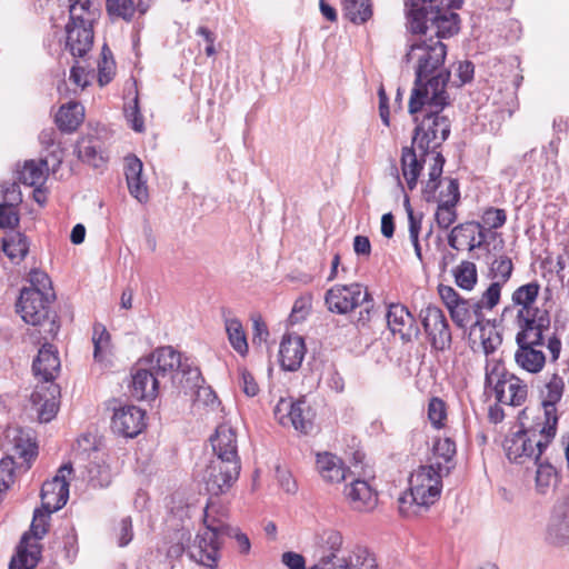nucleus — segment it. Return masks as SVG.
Returning a JSON list of instances; mask_svg holds the SVG:
<instances>
[{
  "label": "nucleus",
  "mask_w": 569,
  "mask_h": 569,
  "mask_svg": "<svg viewBox=\"0 0 569 569\" xmlns=\"http://www.w3.org/2000/svg\"><path fill=\"white\" fill-rule=\"evenodd\" d=\"M416 110L411 108L409 100V113L417 123L412 142L420 151H423V161L432 160L428 172V181L423 187L427 201L436 199V190L442 174L445 158L437 148L449 137L450 121L442 112L449 104L447 92L423 94L418 100Z\"/></svg>",
  "instance_id": "obj_1"
},
{
  "label": "nucleus",
  "mask_w": 569,
  "mask_h": 569,
  "mask_svg": "<svg viewBox=\"0 0 569 569\" xmlns=\"http://www.w3.org/2000/svg\"><path fill=\"white\" fill-rule=\"evenodd\" d=\"M447 47L430 37L421 42H413L405 56L407 63L415 70V87L411 91V108L416 110L418 100L423 94L447 92L450 72L445 68Z\"/></svg>",
  "instance_id": "obj_2"
},
{
  "label": "nucleus",
  "mask_w": 569,
  "mask_h": 569,
  "mask_svg": "<svg viewBox=\"0 0 569 569\" xmlns=\"http://www.w3.org/2000/svg\"><path fill=\"white\" fill-rule=\"evenodd\" d=\"M320 556L310 569H376V556L361 545L343 546L337 530L319 536Z\"/></svg>",
  "instance_id": "obj_3"
},
{
  "label": "nucleus",
  "mask_w": 569,
  "mask_h": 569,
  "mask_svg": "<svg viewBox=\"0 0 569 569\" xmlns=\"http://www.w3.org/2000/svg\"><path fill=\"white\" fill-rule=\"evenodd\" d=\"M546 330L548 328L519 329L516 335L517 349L513 359L516 365L528 373L535 375L543 370L547 357L541 347L545 345L550 353V361L552 363L557 362L560 357L561 340L556 333L545 340Z\"/></svg>",
  "instance_id": "obj_4"
},
{
  "label": "nucleus",
  "mask_w": 569,
  "mask_h": 569,
  "mask_svg": "<svg viewBox=\"0 0 569 569\" xmlns=\"http://www.w3.org/2000/svg\"><path fill=\"white\" fill-rule=\"evenodd\" d=\"M557 428L533 418L529 427L521 426L505 440L507 458L515 463L538 462L540 456L556 436Z\"/></svg>",
  "instance_id": "obj_5"
},
{
  "label": "nucleus",
  "mask_w": 569,
  "mask_h": 569,
  "mask_svg": "<svg viewBox=\"0 0 569 569\" xmlns=\"http://www.w3.org/2000/svg\"><path fill=\"white\" fill-rule=\"evenodd\" d=\"M448 476V467L440 469L436 465L420 466L409 478V492L399 497V510L402 515L416 512L412 507H429L435 503L442 490V478Z\"/></svg>",
  "instance_id": "obj_6"
},
{
  "label": "nucleus",
  "mask_w": 569,
  "mask_h": 569,
  "mask_svg": "<svg viewBox=\"0 0 569 569\" xmlns=\"http://www.w3.org/2000/svg\"><path fill=\"white\" fill-rule=\"evenodd\" d=\"M160 378L169 377L173 382L179 375L182 376L181 383L184 381H200L199 368L188 358L182 356L172 347H161L156 349L149 357L141 359Z\"/></svg>",
  "instance_id": "obj_7"
},
{
  "label": "nucleus",
  "mask_w": 569,
  "mask_h": 569,
  "mask_svg": "<svg viewBox=\"0 0 569 569\" xmlns=\"http://www.w3.org/2000/svg\"><path fill=\"white\" fill-rule=\"evenodd\" d=\"M213 503L207 505L204 510V529L199 532L190 548V557L197 562L214 568L219 559L220 538L229 528L221 520L211 517Z\"/></svg>",
  "instance_id": "obj_8"
},
{
  "label": "nucleus",
  "mask_w": 569,
  "mask_h": 569,
  "mask_svg": "<svg viewBox=\"0 0 569 569\" xmlns=\"http://www.w3.org/2000/svg\"><path fill=\"white\" fill-rule=\"evenodd\" d=\"M52 299L37 290H21L17 311L26 323L42 327L43 333L54 337L59 331V325L56 315L51 316Z\"/></svg>",
  "instance_id": "obj_9"
},
{
  "label": "nucleus",
  "mask_w": 569,
  "mask_h": 569,
  "mask_svg": "<svg viewBox=\"0 0 569 569\" xmlns=\"http://www.w3.org/2000/svg\"><path fill=\"white\" fill-rule=\"evenodd\" d=\"M52 512L44 509H36L31 522L30 533H24L17 548L16 556L11 559L9 569H33L41 553L38 540L48 531V520Z\"/></svg>",
  "instance_id": "obj_10"
},
{
  "label": "nucleus",
  "mask_w": 569,
  "mask_h": 569,
  "mask_svg": "<svg viewBox=\"0 0 569 569\" xmlns=\"http://www.w3.org/2000/svg\"><path fill=\"white\" fill-rule=\"evenodd\" d=\"M539 291L540 284L532 281L518 287L512 292L511 301L518 308L516 316L518 329L549 328L548 312L536 306Z\"/></svg>",
  "instance_id": "obj_11"
},
{
  "label": "nucleus",
  "mask_w": 569,
  "mask_h": 569,
  "mask_svg": "<svg viewBox=\"0 0 569 569\" xmlns=\"http://www.w3.org/2000/svg\"><path fill=\"white\" fill-rule=\"evenodd\" d=\"M241 465L227 460L210 459L200 473L201 482L211 496L227 493L238 480Z\"/></svg>",
  "instance_id": "obj_12"
},
{
  "label": "nucleus",
  "mask_w": 569,
  "mask_h": 569,
  "mask_svg": "<svg viewBox=\"0 0 569 569\" xmlns=\"http://www.w3.org/2000/svg\"><path fill=\"white\" fill-rule=\"evenodd\" d=\"M438 293L458 327L466 328L480 321L481 313L476 310L475 302L463 299L452 287L439 284Z\"/></svg>",
  "instance_id": "obj_13"
},
{
  "label": "nucleus",
  "mask_w": 569,
  "mask_h": 569,
  "mask_svg": "<svg viewBox=\"0 0 569 569\" xmlns=\"http://www.w3.org/2000/svg\"><path fill=\"white\" fill-rule=\"evenodd\" d=\"M420 316L432 348L439 351L449 349L452 337L443 311L436 306H428L421 310Z\"/></svg>",
  "instance_id": "obj_14"
},
{
  "label": "nucleus",
  "mask_w": 569,
  "mask_h": 569,
  "mask_svg": "<svg viewBox=\"0 0 569 569\" xmlns=\"http://www.w3.org/2000/svg\"><path fill=\"white\" fill-rule=\"evenodd\" d=\"M274 417L280 425L293 427L301 433H309L312 430V412L306 401L280 399L274 408Z\"/></svg>",
  "instance_id": "obj_15"
},
{
  "label": "nucleus",
  "mask_w": 569,
  "mask_h": 569,
  "mask_svg": "<svg viewBox=\"0 0 569 569\" xmlns=\"http://www.w3.org/2000/svg\"><path fill=\"white\" fill-rule=\"evenodd\" d=\"M368 299V292L359 283L337 284L330 288L325 297L331 312L346 315Z\"/></svg>",
  "instance_id": "obj_16"
},
{
  "label": "nucleus",
  "mask_w": 569,
  "mask_h": 569,
  "mask_svg": "<svg viewBox=\"0 0 569 569\" xmlns=\"http://www.w3.org/2000/svg\"><path fill=\"white\" fill-rule=\"evenodd\" d=\"M71 471L72 468L70 465H63L51 480H48L42 485V509L48 512H54L60 510L67 503L69 498V482L67 481V478L71 475Z\"/></svg>",
  "instance_id": "obj_17"
},
{
  "label": "nucleus",
  "mask_w": 569,
  "mask_h": 569,
  "mask_svg": "<svg viewBox=\"0 0 569 569\" xmlns=\"http://www.w3.org/2000/svg\"><path fill=\"white\" fill-rule=\"evenodd\" d=\"M60 388L54 381H40L30 396L31 409L40 422L51 421L59 409Z\"/></svg>",
  "instance_id": "obj_18"
},
{
  "label": "nucleus",
  "mask_w": 569,
  "mask_h": 569,
  "mask_svg": "<svg viewBox=\"0 0 569 569\" xmlns=\"http://www.w3.org/2000/svg\"><path fill=\"white\" fill-rule=\"evenodd\" d=\"M60 388L54 381H40L30 396L31 409L40 422L51 421L59 409Z\"/></svg>",
  "instance_id": "obj_19"
},
{
  "label": "nucleus",
  "mask_w": 569,
  "mask_h": 569,
  "mask_svg": "<svg viewBox=\"0 0 569 569\" xmlns=\"http://www.w3.org/2000/svg\"><path fill=\"white\" fill-rule=\"evenodd\" d=\"M144 426V411L139 407L130 405L114 410L111 421L114 432L133 438L143 430Z\"/></svg>",
  "instance_id": "obj_20"
},
{
  "label": "nucleus",
  "mask_w": 569,
  "mask_h": 569,
  "mask_svg": "<svg viewBox=\"0 0 569 569\" xmlns=\"http://www.w3.org/2000/svg\"><path fill=\"white\" fill-rule=\"evenodd\" d=\"M486 241L482 224L477 221H468L452 228L448 236V243L452 249H468L472 251L480 248Z\"/></svg>",
  "instance_id": "obj_21"
},
{
  "label": "nucleus",
  "mask_w": 569,
  "mask_h": 569,
  "mask_svg": "<svg viewBox=\"0 0 569 569\" xmlns=\"http://www.w3.org/2000/svg\"><path fill=\"white\" fill-rule=\"evenodd\" d=\"M343 496L348 506L358 512H370L378 505L376 490L365 480H352L345 487Z\"/></svg>",
  "instance_id": "obj_22"
},
{
  "label": "nucleus",
  "mask_w": 569,
  "mask_h": 569,
  "mask_svg": "<svg viewBox=\"0 0 569 569\" xmlns=\"http://www.w3.org/2000/svg\"><path fill=\"white\" fill-rule=\"evenodd\" d=\"M213 457L216 460H227L240 463L238 455L237 435L233 428L228 425L217 427L214 435L210 438Z\"/></svg>",
  "instance_id": "obj_23"
},
{
  "label": "nucleus",
  "mask_w": 569,
  "mask_h": 569,
  "mask_svg": "<svg viewBox=\"0 0 569 569\" xmlns=\"http://www.w3.org/2000/svg\"><path fill=\"white\" fill-rule=\"evenodd\" d=\"M160 378L141 360L132 373V396L139 400H153L158 396Z\"/></svg>",
  "instance_id": "obj_24"
},
{
  "label": "nucleus",
  "mask_w": 569,
  "mask_h": 569,
  "mask_svg": "<svg viewBox=\"0 0 569 569\" xmlns=\"http://www.w3.org/2000/svg\"><path fill=\"white\" fill-rule=\"evenodd\" d=\"M459 200V184L456 180H450L447 184L446 192L440 193L435 213L437 226L440 229H448L457 220L456 207Z\"/></svg>",
  "instance_id": "obj_25"
},
{
  "label": "nucleus",
  "mask_w": 569,
  "mask_h": 569,
  "mask_svg": "<svg viewBox=\"0 0 569 569\" xmlns=\"http://www.w3.org/2000/svg\"><path fill=\"white\" fill-rule=\"evenodd\" d=\"M495 398L498 402L508 406H520L528 393L527 385L515 375L505 376L493 387Z\"/></svg>",
  "instance_id": "obj_26"
},
{
  "label": "nucleus",
  "mask_w": 569,
  "mask_h": 569,
  "mask_svg": "<svg viewBox=\"0 0 569 569\" xmlns=\"http://www.w3.org/2000/svg\"><path fill=\"white\" fill-rule=\"evenodd\" d=\"M306 356V345L298 335L283 336L279 347L280 366L286 371H296L300 368Z\"/></svg>",
  "instance_id": "obj_27"
},
{
  "label": "nucleus",
  "mask_w": 569,
  "mask_h": 569,
  "mask_svg": "<svg viewBox=\"0 0 569 569\" xmlns=\"http://www.w3.org/2000/svg\"><path fill=\"white\" fill-rule=\"evenodd\" d=\"M565 383L562 378L558 375H552L546 385V392L542 401V411L536 418L540 421L548 422L550 426L557 428L558 416L556 403L560 401L563 393Z\"/></svg>",
  "instance_id": "obj_28"
},
{
  "label": "nucleus",
  "mask_w": 569,
  "mask_h": 569,
  "mask_svg": "<svg viewBox=\"0 0 569 569\" xmlns=\"http://www.w3.org/2000/svg\"><path fill=\"white\" fill-rule=\"evenodd\" d=\"M387 322L391 332L398 333L403 341H409L418 332L413 316L400 303L389 306Z\"/></svg>",
  "instance_id": "obj_29"
},
{
  "label": "nucleus",
  "mask_w": 569,
  "mask_h": 569,
  "mask_svg": "<svg viewBox=\"0 0 569 569\" xmlns=\"http://www.w3.org/2000/svg\"><path fill=\"white\" fill-rule=\"evenodd\" d=\"M93 29L89 24L69 21L66 26V47L73 57H83L92 47Z\"/></svg>",
  "instance_id": "obj_30"
},
{
  "label": "nucleus",
  "mask_w": 569,
  "mask_h": 569,
  "mask_svg": "<svg viewBox=\"0 0 569 569\" xmlns=\"http://www.w3.org/2000/svg\"><path fill=\"white\" fill-rule=\"evenodd\" d=\"M143 164L136 156L126 157L124 174L130 194L140 203L149 200L147 181L142 177Z\"/></svg>",
  "instance_id": "obj_31"
},
{
  "label": "nucleus",
  "mask_w": 569,
  "mask_h": 569,
  "mask_svg": "<svg viewBox=\"0 0 569 569\" xmlns=\"http://www.w3.org/2000/svg\"><path fill=\"white\" fill-rule=\"evenodd\" d=\"M33 372L42 381H53L60 370V359L57 349L44 343L38 351L32 365Z\"/></svg>",
  "instance_id": "obj_32"
},
{
  "label": "nucleus",
  "mask_w": 569,
  "mask_h": 569,
  "mask_svg": "<svg viewBox=\"0 0 569 569\" xmlns=\"http://www.w3.org/2000/svg\"><path fill=\"white\" fill-rule=\"evenodd\" d=\"M317 470L323 481L339 483L346 479L347 467L341 458L331 452H320L316 460Z\"/></svg>",
  "instance_id": "obj_33"
},
{
  "label": "nucleus",
  "mask_w": 569,
  "mask_h": 569,
  "mask_svg": "<svg viewBox=\"0 0 569 569\" xmlns=\"http://www.w3.org/2000/svg\"><path fill=\"white\" fill-rule=\"evenodd\" d=\"M7 438L11 441L14 453L24 461H30L38 455V446L32 430L10 429Z\"/></svg>",
  "instance_id": "obj_34"
},
{
  "label": "nucleus",
  "mask_w": 569,
  "mask_h": 569,
  "mask_svg": "<svg viewBox=\"0 0 569 569\" xmlns=\"http://www.w3.org/2000/svg\"><path fill=\"white\" fill-rule=\"evenodd\" d=\"M423 159V151H421L419 158L413 148L406 147L402 149L401 171L409 190H413L417 187L418 178L422 170V163H425ZM426 163H428L430 168L432 160L426 161Z\"/></svg>",
  "instance_id": "obj_35"
},
{
  "label": "nucleus",
  "mask_w": 569,
  "mask_h": 569,
  "mask_svg": "<svg viewBox=\"0 0 569 569\" xmlns=\"http://www.w3.org/2000/svg\"><path fill=\"white\" fill-rule=\"evenodd\" d=\"M546 539L553 546H566L569 543V512L558 508L553 511L548 527Z\"/></svg>",
  "instance_id": "obj_36"
},
{
  "label": "nucleus",
  "mask_w": 569,
  "mask_h": 569,
  "mask_svg": "<svg viewBox=\"0 0 569 569\" xmlns=\"http://www.w3.org/2000/svg\"><path fill=\"white\" fill-rule=\"evenodd\" d=\"M470 337L476 343L478 337L482 352L488 358L500 347L502 338L495 326L477 321L472 325Z\"/></svg>",
  "instance_id": "obj_37"
},
{
  "label": "nucleus",
  "mask_w": 569,
  "mask_h": 569,
  "mask_svg": "<svg viewBox=\"0 0 569 569\" xmlns=\"http://www.w3.org/2000/svg\"><path fill=\"white\" fill-rule=\"evenodd\" d=\"M92 343L94 361L104 367L110 366L112 362L111 336L103 325L93 326Z\"/></svg>",
  "instance_id": "obj_38"
},
{
  "label": "nucleus",
  "mask_w": 569,
  "mask_h": 569,
  "mask_svg": "<svg viewBox=\"0 0 569 569\" xmlns=\"http://www.w3.org/2000/svg\"><path fill=\"white\" fill-rule=\"evenodd\" d=\"M84 108L78 102H69L61 106L56 114V123L61 131L72 132L83 121Z\"/></svg>",
  "instance_id": "obj_39"
},
{
  "label": "nucleus",
  "mask_w": 569,
  "mask_h": 569,
  "mask_svg": "<svg viewBox=\"0 0 569 569\" xmlns=\"http://www.w3.org/2000/svg\"><path fill=\"white\" fill-rule=\"evenodd\" d=\"M77 152L79 159L94 168L101 167L107 160L101 142L97 138H81L77 144Z\"/></svg>",
  "instance_id": "obj_40"
},
{
  "label": "nucleus",
  "mask_w": 569,
  "mask_h": 569,
  "mask_svg": "<svg viewBox=\"0 0 569 569\" xmlns=\"http://www.w3.org/2000/svg\"><path fill=\"white\" fill-rule=\"evenodd\" d=\"M535 490L540 496L551 493L558 483L556 468L549 462H536Z\"/></svg>",
  "instance_id": "obj_41"
},
{
  "label": "nucleus",
  "mask_w": 569,
  "mask_h": 569,
  "mask_svg": "<svg viewBox=\"0 0 569 569\" xmlns=\"http://www.w3.org/2000/svg\"><path fill=\"white\" fill-rule=\"evenodd\" d=\"M47 172V160H28L24 162L22 169L19 171V180L26 186H41L46 180Z\"/></svg>",
  "instance_id": "obj_42"
},
{
  "label": "nucleus",
  "mask_w": 569,
  "mask_h": 569,
  "mask_svg": "<svg viewBox=\"0 0 569 569\" xmlns=\"http://www.w3.org/2000/svg\"><path fill=\"white\" fill-rule=\"evenodd\" d=\"M184 388L190 390L196 389L193 403L196 407L208 409L209 411H214L220 402L218 400L217 395L209 386L203 385V378L200 376V381L198 383L193 381H184Z\"/></svg>",
  "instance_id": "obj_43"
},
{
  "label": "nucleus",
  "mask_w": 569,
  "mask_h": 569,
  "mask_svg": "<svg viewBox=\"0 0 569 569\" xmlns=\"http://www.w3.org/2000/svg\"><path fill=\"white\" fill-rule=\"evenodd\" d=\"M456 455V445L449 439H439L433 446V456L430 459V465H436V468L448 467V473L453 468V458Z\"/></svg>",
  "instance_id": "obj_44"
},
{
  "label": "nucleus",
  "mask_w": 569,
  "mask_h": 569,
  "mask_svg": "<svg viewBox=\"0 0 569 569\" xmlns=\"http://www.w3.org/2000/svg\"><path fill=\"white\" fill-rule=\"evenodd\" d=\"M343 17L349 21L360 24L368 21L372 16L370 0H343Z\"/></svg>",
  "instance_id": "obj_45"
},
{
  "label": "nucleus",
  "mask_w": 569,
  "mask_h": 569,
  "mask_svg": "<svg viewBox=\"0 0 569 569\" xmlns=\"http://www.w3.org/2000/svg\"><path fill=\"white\" fill-rule=\"evenodd\" d=\"M69 6V21L77 24H89L92 26L97 10L92 8L90 0H70Z\"/></svg>",
  "instance_id": "obj_46"
},
{
  "label": "nucleus",
  "mask_w": 569,
  "mask_h": 569,
  "mask_svg": "<svg viewBox=\"0 0 569 569\" xmlns=\"http://www.w3.org/2000/svg\"><path fill=\"white\" fill-rule=\"evenodd\" d=\"M2 249L9 259L20 261L29 251V242L26 236L16 232L3 238Z\"/></svg>",
  "instance_id": "obj_47"
},
{
  "label": "nucleus",
  "mask_w": 569,
  "mask_h": 569,
  "mask_svg": "<svg viewBox=\"0 0 569 569\" xmlns=\"http://www.w3.org/2000/svg\"><path fill=\"white\" fill-rule=\"evenodd\" d=\"M226 331L232 348L241 356L248 352L247 337L241 322L236 318L226 319Z\"/></svg>",
  "instance_id": "obj_48"
},
{
  "label": "nucleus",
  "mask_w": 569,
  "mask_h": 569,
  "mask_svg": "<svg viewBox=\"0 0 569 569\" xmlns=\"http://www.w3.org/2000/svg\"><path fill=\"white\" fill-rule=\"evenodd\" d=\"M456 284L463 290H472L477 283V267L471 261H462L453 269Z\"/></svg>",
  "instance_id": "obj_49"
},
{
  "label": "nucleus",
  "mask_w": 569,
  "mask_h": 569,
  "mask_svg": "<svg viewBox=\"0 0 569 569\" xmlns=\"http://www.w3.org/2000/svg\"><path fill=\"white\" fill-rule=\"evenodd\" d=\"M513 270V264L507 256L497 257L489 266L488 277L497 283L505 286L510 279Z\"/></svg>",
  "instance_id": "obj_50"
},
{
  "label": "nucleus",
  "mask_w": 569,
  "mask_h": 569,
  "mask_svg": "<svg viewBox=\"0 0 569 569\" xmlns=\"http://www.w3.org/2000/svg\"><path fill=\"white\" fill-rule=\"evenodd\" d=\"M502 284L491 282L482 292L479 300L475 302L476 310L482 315V310H492L500 301Z\"/></svg>",
  "instance_id": "obj_51"
},
{
  "label": "nucleus",
  "mask_w": 569,
  "mask_h": 569,
  "mask_svg": "<svg viewBox=\"0 0 569 569\" xmlns=\"http://www.w3.org/2000/svg\"><path fill=\"white\" fill-rule=\"evenodd\" d=\"M114 61L112 53L106 46L102 48L101 58L98 62V81L101 87L108 84L114 76Z\"/></svg>",
  "instance_id": "obj_52"
},
{
  "label": "nucleus",
  "mask_w": 569,
  "mask_h": 569,
  "mask_svg": "<svg viewBox=\"0 0 569 569\" xmlns=\"http://www.w3.org/2000/svg\"><path fill=\"white\" fill-rule=\"evenodd\" d=\"M107 12L112 18L130 20L136 11L133 0H106Z\"/></svg>",
  "instance_id": "obj_53"
},
{
  "label": "nucleus",
  "mask_w": 569,
  "mask_h": 569,
  "mask_svg": "<svg viewBox=\"0 0 569 569\" xmlns=\"http://www.w3.org/2000/svg\"><path fill=\"white\" fill-rule=\"evenodd\" d=\"M89 482L94 487H107L111 482V471L109 466L99 462H91L88 467Z\"/></svg>",
  "instance_id": "obj_54"
},
{
  "label": "nucleus",
  "mask_w": 569,
  "mask_h": 569,
  "mask_svg": "<svg viewBox=\"0 0 569 569\" xmlns=\"http://www.w3.org/2000/svg\"><path fill=\"white\" fill-rule=\"evenodd\" d=\"M29 282L30 287L23 288L22 290H37L44 296L54 298L51 280L46 272L37 269L32 270L29 274Z\"/></svg>",
  "instance_id": "obj_55"
},
{
  "label": "nucleus",
  "mask_w": 569,
  "mask_h": 569,
  "mask_svg": "<svg viewBox=\"0 0 569 569\" xmlns=\"http://www.w3.org/2000/svg\"><path fill=\"white\" fill-rule=\"evenodd\" d=\"M428 419L437 429L445 426V421L447 420V409L443 400L437 397L430 399L428 403Z\"/></svg>",
  "instance_id": "obj_56"
},
{
  "label": "nucleus",
  "mask_w": 569,
  "mask_h": 569,
  "mask_svg": "<svg viewBox=\"0 0 569 569\" xmlns=\"http://www.w3.org/2000/svg\"><path fill=\"white\" fill-rule=\"evenodd\" d=\"M507 221V214L503 209L487 208L481 216L482 230L499 229Z\"/></svg>",
  "instance_id": "obj_57"
},
{
  "label": "nucleus",
  "mask_w": 569,
  "mask_h": 569,
  "mask_svg": "<svg viewBox=\"0 0 569 569\" xmlns=\"http://www.w3.org/2000/svg\"><path fill=\"white\" fill-rule=\"evenodd\" d=\"M508 373L500 360L495 358H487L486 363V383L488 386L495 387L496 382L500 379L505 378V376H510Z\"/></svg>",
  "instance_id": "obj_58"
},
{
  "label": "nucleus",
  "mask_w": 569,
  "mask_h": 569,
  "mask_svg": "<svg viewBox=\"0 0 569 569\" xmlns=\"http://www.w3.org/2000/svg\"><path fill=\"white\" fill-rule=\"evenodd\" d=\"M124 117L134 131L142 132L144 130L143 117L138 106V97H134L132 103L124 107Z\"/></svg>",
  "instance_id": "obj_59"
},
{
  "label": "nucleus",
  "mask_w": 569,
  "mask_h": 569,
  "mask_svg": "<svg viewBox=\"0 0 569 569\" xmlns=\"http://www.w3.org/2000/svg\"><path fill=\"white\" fill-rule=\"evenodd\" d=\"M311 298L308 296L298 298L289 315L290 323L296 325L303 321L311 310Z\"/></svg>",
  "instance_id": "obj_60"
},
{
  "label": "nucleus",
  "mask_w": 569,
  "mask_h": 569,
  "mask_svg": "<svg viewBox=\"0 0 569 569\" xmlns=\"http://www.w3.org/2000/svg\"><path fill=\"white\" fill-rule=\"evenodd\" d=\"M409 239L415 249L416 257L422 262L421 246L419 243V232L421 229V220L416 218L412 210L408 209Z\"/></svg>",
  "instance_id": "obj_61"
},
{
  "label": "nucleus",
  "mask_w": 569,
  "mask_h": 569,
  "mask_svg": "<svg viewBox=\"0 0 569 569\" xmlns=\"http://www.w3.org/2000/svg\"><path fill=\"white\" fill-rule=\"evenodd\" d=\"M2 202L0 204L9 206L16 209L22 201L21 191L16 182L6 183L1 187Z\"/></svg>",
  "instance_id": "obj_62"
},
{
  "label": "nucleus",
  "mask_w": 569,
  "mask_h": 569,
  "mask_svg": "<svg viewBox=\"0 0 569 569\" xmlns=\"http://www.w3.org/2000/svg\"><path fill=\"white\" fill-rule=\"evenodd\" d=\"M14 462L12 458H3L0 460V491L9 489L13 482Z\"/></svg>",
  "instance_id": "obj_63"
},
{
  "label": "nucleus",
  "mask_w": 569,
  "mask_h": 569,
  "mask_svg": "<svg viewBox=\"0 0 569 569\" xmlns=\"http://www.w3.org/2000/svg\"><path fill=\"white\" fill-rule=\"evenodd\" d=\"M239 386L243 393L248 397H254L259 392L258 383L256 382L252 375L246 370L240 373Z\"/></svg>",
  "instance_id": "obj_64"
}]
</instances>
